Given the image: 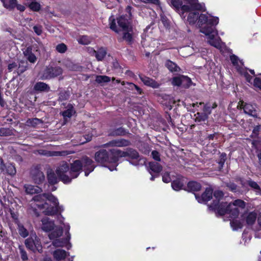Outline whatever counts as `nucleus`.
I'll list each match as a JSON object with an SVG mask.
<instances>
[{
    "instance_id": "obj_1",
    "label": "nucleus",
    "mask_w": 261,
    "mask_h": 261,
    "mask_svg": "<svg viewBox=\"0 0 261 261\" xmlns=\"http://www.w3.org/2000/svg\"><path fill=\"white\" fill-rule=\"evenodd\" d=\"M186 5H182L180 0H168V3L177 11H181L180 16L185 18V13H188L187 21L191 25L198 21V25L200 32L207 36V42L212 46L221 50L223 45L220 38H216L218 32L215 26L219 22L218 17H215L210 14H201L196 10H204V6L199 4L198 0H185Z\"/></svg>"
},
{
    "instance_id": "obj_2",
    "label": "nucleus",
    "mask_w": 261,
    "mask_h": 261,
    "mask_svg": "<svg viewBox=\"0 0 261 261\" xmlns=\"http://www.w3.org/2000/svg\"><path fill=\"white\" fill-rule=\"evenodd\" d=\"M95 165L92 159L88 156H84L80 160L74 161L69 165L66 162L61 163L56 170L59 178L64 183H69L73 178H76L83 170L85 175L87 176L92 172Z\"/></svg>"
},
{
    "instance_id": "obj_3",
    "label": "nucleus",
    "mask_w": 261,
    "mask_h": 261,
    "mask_svg": "<svg viewBox=\"0 0 261 261\" xmlns=\"http://www.w3.org/2000/svg\"><path fill=\"white\" fill-rule=\"evenodd\" d=\"M31 202L32 207L42 210L46 215L53 216L64 210L63 206L59 205L58 199L50 193L36 195Z\"/></svg>"
},
{
    "instance_id": "obj_4",
    "label": "nucleus",
    "mask_w": 261,
    "mask_h": 261,
    "mask_svg": "<svg viewBox=\"0 0 261 261\" xmlns=\"http://www.w3.org/2000/svg\"><path fill=\"white\" fill-rule=\"evenodd\" d=\"M245 203L244 201L237 199L232 203H230L228 206V209H223L218 207L217 213L220 215H229L230 219V225L233 230H237L241 228L243 226V222L239 219H236L239 215V208H244Z\"/></svg>"
},
{
    "instance_id": "obj_5",
    "label": "nucleus",
    "mask_w": 261,
    "mask_h": 261,
    "mask_svg": "<svg viewBox=\"0 0 261 261\" xmlns=\"http://www.w3.org/2000/svg\"><path fill=\"white\" fill-rule=\"evenodd\" d=\"M64 227L67 229L65 233L66 237L65 238H60L63 234V228L61 227H56V229L48 234V238L50 240H53L52 245L56 247H62L66 246L67 249L71 247V244L69 242L70 239V234L69 232L70 226L69 224L64 225Z\"/></svg>"
},
{
    "instance_id": "obj_6",
    "label": "nucleus",
    "mask_w": 261,
    "mask_h": 261,
    "mask_svg": "<svg viewBox=\"0 0 261 261\" xmlns=\"http://www.w3.org/2000/svg\"><path fill=\"white\" fill-rule=\"evenodd\" d=\"M114 150H117V149H111L109 152L105 149L100 150L95 154V161L105 166H106L108 163H113L114 164V167H109L108 168L111 171L116 170V163L118 161V159L117 155L112 151Z\"/></svg>"
},
{
    "instance_id": "obj_7",
    "label": "nucleus",
    "mask_w": 261,
    "mask_h": 261,
    "mask_svg": "<svg viewBox=\"0 0 261 261\" xmlns=\"http://www.w3.org/2000/svg\"><path fill=\"white\" fill-rule=\"evenodd\" d=\"M118 156V159L121 157L129 156L133 160H136L137 161L134 162H130V163L135 166L138 165L140 164H142L145 162L143 159H141L139 155L138 152L133 149H127L126 151H121L119 149L114 150L112 151Z\"/></svg>"
},
{
    "instance_id": "obj_8",
    "label": "nucleus",
    "mask_w": 261,
    "mask_h": 261,
    "mask_svg": "<svg viewBox=\"0 0 261 261\" xmlns=\"http://www.w3.org/2000/svg\"><path fill=\"white\" fill-rule=\"evenodd\" d=\"M26 247L35 252L38 251L40 252L42 250V245L40 239L37 237L35 232H31L29 238L25 240Z\"/></svg>"
},
{
    "instance_id": "obj_9",
    "label": "nucleus",
    "mask_w": 261,
    "mask_h": 261,
    "mask_svg": "<svg viewBox=\"0 0 261 261\" xmlns=\"http://www.w3.org/2000/svg\"><path fill=\"white\" fill-rule=\"evenodd\" d=\"M62 72L63 70L61 67L49 65L42 71L40 78L42 80L50 79L62 74Z\"/></svg>"
},
{
    "instance_id": "obj_10",
    "label": "nucleus",
    "mask_w": 261,
    "mask_h": 261,
    "mask_svg": "<svg viewBox=\"0 0 261 261\" xmlns=\"http://www.w3.org/2000/svg\"><path fill=\"white\" fill-rule=\"evenodd\" d=\"M214 196L216 200L214 201L212 205L210 206V208L214 209L217 213V209L218 207L222 208L223 209H228V204L227 202L223 201L220 202L223 197V193L221 191H216L214 193Z\"/></svg>"
},
{
    "instance_id": "obj_11",
    "label": "nucleus",
    "mask_w": 261,
    "mask_h": 261,
    "mask_svg": "<svg viewBox=\"0 0 261 261\" xmlns=\"http://www.w3.org/2000/svg\"><path fill=\"white\" fill-rule=\"evenodd\" d=\"M230 60L233 65L237 69V70L242 74H243L245 77L246 80L249 83L252 84L251 82V76L246 72L245 69H244L243 63L242 61L240 60L238 58L235 56L232 55L230 56Z\"/></svg>"
},
{
    "instance_id": "obj_12",
    "label": "nucleus",
    "mask_w": 261,
    "mask_h": 261,
    "mask_svg": "<svg viewBox=\"0 0 261 261\" xmlns=\"http://www.w3.org/2000/svg\"><path fill=\"white\" fill-rule=\"evenodd\" d=\"M237 108L243 109L245 114L254 117H257L256 106L255 105L251 103H244L242 101H240L237 105Z\"/></svg>"
},
{
    "instance_id": "obj_13",
    "label": "nucleus",
    "mask_w": 261,
    "mask_h": 261,
    "mask_svg": "<svg viewBox=\"0 0 261 261\" xmlns=\"http://www.w3.org/2000/svg\"><path fill=\"white\" fill-rule=\"evenodd\" d=\"M32 178L35 183L37 184H41L45 179V176L43 173L40 170L38 167L33 169L31 171Z\"/></svg>"
},
{
    "instance_id": "obj_14",
    "label": "nucleus",
    "mask_w": 261,
    "mask_h": 261,
    "mask_svg": "<svg viewBox=\"0 0 261 261\" xmlns=\"http://www.w3.org/2000/svg\"><path fill=\"white\" fill-rule=\"evenodd\" d=\"M41 229L45 232H48L51 230L53 231L57 226H55L54 221H52L48 217H44L41 220Z\"/></svg>"
},
{
    "instance_id": "obj_15",
    "label": "nucleus",
    "mask_w": 261,
    "mask_h": 261,
    "mask_svg": "<svg viewBox=\"0 0 261 261\" xmlns=\"http://www.w3.org/2000/svg\"><path fill=\"white\" fill-rule=\"evenodd\" d=\"M129 141L123 139L113 140L103 145L104 147H125L129 145Z\"/></svg>"
},
{
    "instance_id": "obj_16",
    "label": "nucleus",
    "mask_w": 261,
    "mask_h": 261,
    "mask_svg": "<svg viewBox=\"0 0 261 261\" xmlns=\"http://www.w3.org/2000/svg\"><path fill=\"white\" fill-rule=\"evenodd\" d=\"M213 190L211 188H206L205 192L202 194L201 197L195 195L196 199L198 202H206L210 200L212 198Z\"/></svg>"
},
{
    "instance_id": "obj_17",
    "label": "nucleus",
    "mask_w": 261,
    "mask_h": 261,
    "mask_svg": "<svg viewBox=\"0 0 261 261\" xmlns=\"http://www.w3.org/2000/svg\"><path fill=\"white\" fill-rule=\"evenodd\" d=\"M117 23L122 31L128 30V29H130V28L132 27L128 19V16H121L117 18Z\"/></svg>"
},
{
    "instance_id": "obj_18",
    "label": "nucleus",
    "mask_w": 261,
    "mask_h": 261,
    "mask_svg": "<svg viewBox=\"0 0 261 261\" xmlns=\"http://www.w3.org/2000/svg\"><path fill=\"white\" fill-rule=\"evenodd\" d=\"M243 218L248 225H252L256 220L257 214L255 212H246L243 214Z\"/></svg>"
},
{
    "instance_id": "obj_19",
    "label": "nucleus",
    "mask_w": 261,
    "mask_h": 261,
    "mask_svg": "<svg viewBox=\"0 0 261 261\" xmlns=\"http://www.w3.org/2000/svg\"><path fill=\"white\" fill-rule=\"evenodd\" d=\"M0 169L2 172H6L11 175H13L16 173V169L14 166L12 164H9L6 167L2 159H1Z\"/></svg>"
},
{
    "instance_id": "obj_20",
    "label": "nucleus",
    "mask_w": 261,
    "mask_h": 261,
    "mask_svg": "<svg viewBox=\"0 0 261 261\" xmlns=\"http://www.w3.org/2000/svg\"><path fill=\"white\" fill-rule=\"evenodd\" d=\"M139 77L141 81L146 86L153 88H158L160 86L159 83L151 78L143 75H139Z\"/></svg>"
},
{
    "instance_id": "obj_21",
    "label": "nucleus",
    "mask_w": 261,
    "mask_h": 261,
    "mask_svg": "<svg viewBox=\"0 0 261 261\" xmlns=\"http://www.w3.org/2000/svg\"><path fill=\"white\" fill-rule=\"evenodd\" d=\"M53 255L55 259L59 260L64 259L67 256L69 255V253L64 250L58 249L53 252Z\"/></svg>"
},
{
    "instance_id": "obj_22",
    "label": "nucleus",
    "mask_w": 261,
    "mask_h": 261,
    "mask_svg": "<svg viewBox=\"0 0 261 261\" xmlns=\"http://www.w3.org/2000/svg\"><path fill=\"white\" fill-rule=\"evenodd\" d=\"M23 54L27 60L32 63H34L37 61V57L32 53V47H28L24 51Z\"/></svg>"
},
{
    "instance_id": "obj_23",
    "label": "nucleus",
    "mask_w": 261,
    "mask_h": 261,
    "mask_svg": "<svg viewBox=\"0 0 261 261\" xmlns=\"http://www.w3.org/2000/svg\"><path fill=\"white\" fill-rule=\"evenodd\" d=\"M91 54L94 55L98 61H102L106 57L107 54L106 49L105 48H100L96 51L94 49H91Z\"/></svg>"
},
{
    "instance_id": "obj_24",
    "label": "nucleus",
    "mask_w": 261,
    "mask_h": 261,
    "mask_svg": "<svg viewBox=\"0 0 261 261\" xmlns=\"http://www.w3.org/2000/svg\"><path fill=\"white\" fill-rule=\"evenodd\" d=\"M24 188L25 189V192L29 194L40 193L42 191L40 187L31 185H25Z\"/></svg>"
},
{
    "instance_id": "obj_25",
    "label": "nucleus",
    "mask_w": 261,
    "mask_h": 261,
    "mask_svg": "<svg viewBox=\"0 0 261 261\" xmlns=\"http://www.w3.org/2000/svg\"><path fill=\"white\" fill-rule=\"evenodd\" d=\"M149 173L152 174V173L158 174L160 173L162 167L159 163L157 162H150L149 163Z\"/></svg>"
},
{
    "instance_id": "obj_26",
    "label": "nucleus",
    "mask_w": 261,
    "mask_h": 261,
    "mask_svg": "<svg viewBox=\"0 0 261 261\" xmlns=\"http://www.w3.org/2000/svg\"><path fill=\"white\" fill-rule=\"evenodd\" d=\"M75 113L73 106L71 104L68 105L67 110L62 113L65 121H67V119L70 118Z\"/></svg>"
},
{
    "instance_id": "obj_27",
    "label": "nucleus",
    "mask_w": 261,
    "mask_h": 261,
    "mask_svg": "<svg viewBox=\"0 0 261 261\" xmlns=\"http://www.w3.org/2000/svg\"><path fill=\"white\" fill-rule=\"evenodd\" d=\"M39 153L41 155H43L46 156H59L65 154V152L50 151L43 149L40 150L39 151Z\"/></svg>"
},
{
    "instance_id": "obj_28",
    "label": "nucleus",
    "mask_w": 261,
    "mask_h": 261,
    "mask_svg": "<svg viewBox=\"0 0 261 261\" xmlns=\"http://www.w3.org/2000/svg\"><path fill=\"white\" fill-rule=\"evenodd\" d=\"M6 9L11 10L16 7L17 0H1Z\"/></svg>"
},
{
    "instance_id": "obj_29",
    "label": "nucleus",
    "mask_w": 261,
    "mask_h": 261,
    "mask_svg": "<svg viewBox=\"0 0 261 261\" xmlns=\"http://www.w3.org/2000/svg\"><path fill=\"white\" fill-rule=\"evenodd\" d=\"M47 179L49 184L50 185H55L58 182V178L51 170L47 172Z\"/></svg>"
},
{
    "instance_id": "obj_30",
    "label": "nucleus",
    "mask_w": 261,
    "mask_h": 261,
    "mask_svg": "<svg viewBox=\"0 0 261 261\" xmlns=\"http://www.w3.org/2000/svg\"><path fill=\"white\" fill-rule=\"evenodd\" d=\"M194 117L195 122L200 123L204 122L207 120L208 118V114L205 113L197 112L194 115Z\"/></svg>"
},
{
    "instance_id": "obj_31",
    "label": "nucleus",
    "mask_w": 261,
    "mask_h": 261,
    "mask_svg": "<svg viewBox=\"0 0 261 261\" xmlns=\"http://www.w3.org/2000/svg\"><path fill=\"white\" fill-rule=\"evenodd\" d=\"M34 89L40 91H48L49 87L43 82H38L34 86Z\"/></svg>"
},
{
    "instance_id": "obj_32",
    "label": "nucleus",
    "mask_w": 261,
    "mask_h": 261,
    "mask_svg": "<svg viewBox=\"0 0 261 261\" xmlns=\"http://www.w3.org/2000/svg\"><path fill=\"white\" fill-rule=\"evenodd\" d=\"M200 184L196 181H190L188 184V188L193 192L198 191L201 189Z\"/></svg>"
},
{
    "instance_id": "obj_33",
    "label": "nucleus",
    "mask_w": 261,
    "mask_h": 261,
    "mask_svg": "<svg viewBox=\"0 0 261 261\" xmlns=\"http://www.w3.org/2000/svg\"><path fill=\"white\" fill-rule=\"evenodd\" d=\"M166 66L172 72H179L180 71V68L175 63L171 61H167L166 63Z\"/></svg>"
},
{
    "instance_id": "obj_34",
    "label": "nucleus",
    "mask_w": 261,
    "mask_h": 261,
    "mask_svg": "<svg viewBox=\"0 0 261 261\" xmlns=\"http://www.w3.org/2000/svg\"><path fill=\"white\" fill-rule=\"evenodd\" d=\"M184 186L183 181L180 179H176L172 182V187L175 191H179L182 189Z\"/></svg>"
},
{
    "instance_id": "obj_35",
    "label": "nucleus",
    "mask_w": 261,
    "mask_h": 261,
    "mask_svg": "<svg viewBox=\"0 0 261 261\" xmlns=\"http://www.w3.org/2000/svg\"><path fill=\"white\" fill-rule=\"evenodd\" d=\"M123 33V38L126 41L130 42L132 39V27L130 28V29L128 30L122 31Z\"/></svg>"
},
{
    "instance_id": "obj_36",
    "label": "nucleus",
    "mask_w": 261,
    "mask_h": 261,
    "mask_svg": "<svg viewBox=\"0 0 261 261\" xmlns=\"http://www.w3.org/2000/svg\"><path fill=\"white\" fill-rule=\"evenodd\" d=\"M42 123V121L41 119L38 118L30 119L27 120V124L29 126H32L35 127L39 124H41Z\"/></svg>"
},
{
    "instance_id": "obj_37",
    "label": "nucleus",
    "mask_w": 261,
    "mask_h": 261,
    "mask_svg": "<svg viewBox=\"0 0 261 261\" xmlns=\"http://www.w3.org/2000/svg\"><path fill=\"white\" fill-rule=\"evenodd\" d=\"M109 25L110 28L111 30L115 31V32L118 33H119V30L118 29L115 18L113 16H111L109 18Z\"/></svg>"
},
{
    "instance_id": "obj_38",
    "label": "nucleus",
    "mask_w": 261,
    "mask_h": 261,
    "mask_svg": "<svg viewBox=\"0 0 261 261\" xmlns=\"http://www.w3.org/2000/svg\"><path fill=\"white\" fill-rule=\"evenodd\" d=\"M95 81L99 84L108 83L110 81V77L106 75H97Z\"/></svg>"
},
{
    "instance_id": "obj_39",
    "label": "nucleus",
    "mask_w": 261,
    "mask_h": 261,
    "mask_svg": "<svg viewBox=\"0 0 261 261\" xmlns=\"http://www.w3.org/2000/svg\"><path fill=\"white\" fill-rule=\"evenodd\" d=\"M191 84L192 81L189 77L182 75L181 86L184 88H189L191 86Z\"/></svg>"
},
{
    "instance_id": "obj_40",
    "label": "nucleus",
    "mask_w": 261,
    "mask_h": 261,
    "mask_svg": "<svg viewBox=\"0 0 261 261\" xmlns=\"http://www.w3.org/2000/svg\"><path fill=\"white\" fill-rule=\"evenodd\" d=\"M18 229L19 234L22 237L25 238L28 236V231L21 224H18Z\"/></svg>"
},
{
    "instance_id": "obj_41",
    "label": "nucleus",
    "mask_w": 261,
    "mask_h": 261,
    "mask_svg": "<svg viewBox=\"0 0 261 261\" xmlns=\"http://www.w3.org/2000/svg\"><path fill=\"white\" fill-rule=\"evenodd\" d=\"M29 7L31 9L35 11H38L40 9V5L39 3L36 1L31 2L29 5Z\"/></svg>"
},
{
    "instance_id": "obj_42",
    "label": "nucleus",
    "mask_w": 261,
    "mask_h": 261,
    "mask_svg": "<svg viewBox=\"0 0 261 261\" xmlns=\"http://www.w3.org/2000/svg\"><path fill=\"white\" fill-rule=\"evenodd\" d=\"M253 85L255 88L261 89V74L258 75L253 80Z\"/></svg>"
},
{
    "instance_id": "obj_43",
    "label": "nucleus",
    "mask_w": 261,
    "mask_h": 261,
    "mask_svg": "<svg viewBox=\"0 0 261 261\" xmlns=\"http://www.w3.org/2000/svg\"><path fill=\"white\" fill-rule=\"evenodd\" d=\"M91 41L90 38L87 36H83L78 39V42L82 44L87 45L89 44Z\"/></svg>"
},
{
    "instance_id": "obj_44",
    "label": "nucleus",
    "mask_w": 261,
    "mask_h": 261,
    "mask_svg": "<svg viewBox=\"0 0 261 261\" xmlns=\"http://www.w3.org/2000/svg\"><path fill=\"white\" fill-rule=\"evenodd\" d=\"M182 80V75L174 77L172 79V83L174 86H181Z\"/></svg>"
},
{
    "instance_id": "obj_45",
    "label": "nucleus",
    "mask_w": 261,
    "mask_h": 261,
    "mask_svg": "<svg viewBox=\"0 0 261 261\" xmlns=\"http://www.w3.org/2000/svg\"><path fill=\"white\" fill-rule=\"evenodd\" d=\"M56 50L60 53H64L67 50V46L64 43H60L57 45Z\"/></svg>"
},
{
    "instance_id": "obj_46",
    "label": "nucleus",
    "mask_w": 261,
    "mask_h": 261,
    "mask_svg": "<svg viewBox=\"0 0 261 261\" xmlns=\"http://www.w3.org/2000/svg\"><path fill=\"white\" fill-rule=\"evenodd\" d=\"M126 84L128 85V87H127L128 89L132 90H134V89H135L139 94L141 93V92H142L141 89L136 85H135L132 83H127Z\"/></svg>"
},
{
    "instance_id": "obj_47",
    "label": "nucleus",
    "mask_w": 261,
    "mask_h": 261,
    "mask_svg": "<svg viewBox=\"0 0 261 261\" xmlns=\"http://www.w3.org/2000/svg\"><path fill=\"white\" fill-rule=\"evenodd\" d=\"M248 185L252 188L256 190V192L258 193H260L261 190L260 189L259 186L257 185V184L253 181L252 180L248 181Z\"/></svg>"
},
{
    "instance_id": "obj_48",
    "label": "nucleus",
    "mask_w": 261,
    "mask_h": 261,
    "mask_svg": "<svg viewBox=\"0 0 261 261\" xmlns=\"http://www.w3.org/2000/svg\"><path fill=\"white\" fill-rule=\"evenodd\" d=\"M257 226L255 228L254 230L257 232L261 230V212L259 214L257 218Z\"/></svg>"
},
{
    "instance_id": "obj_49",
    "label": "nucleus",
    "mask_w": 261,
    "mask_h": 261,
    "mask_svg": "<svg viewBox=\"0 0 261 261\" xmlns=\"http://www.w3.org/2000/svg\"><path fill=\"white\" fill-rule=\"evenodd\" d=\"M260 130V125H256L253 128L252 131V133L251 135V137L256 138L258 135V133Z\"/></svg>"
},
{
    "instance_id": "obj_50",
    "label": "nucleus",
    "mask_w": 261,
    "mask_h": 261,
    "mask_svg": "<svg viewBox=\"0 0 261 261\" xmlns=\"http://www.w3.org/2000/svg\"><path fill=\"white\" fill-rule=\"evenodd\" d=\"M21 258L23 260H28V257L27 252L22 248H20Z\"/></svg>"
},
{
    "instance_id": "obj_51",
    "label": "nucleus",
    "mask_w": 261,
    "mask_h": 261,
    "mask_svg": "<svg viewBox=\"0 0 261 261\" xmlns=\"http://www.w3.org/2000/svg\"><path fill=\"white\" fill-rule=\"evenodd\" d=\"M163 181L164 182L168 183L171 181V178L169 173H166L163 175Z\"/></svg>"
},
{
    "instance_id": "obj_52",
    "label": "nucleus",
    "mask_w": 261,
    "mask_h": 261,
    "mask_svg": "<svg viewBox=\"0 0 261 261\" xmlns=\"http://www.w3.org/2000/svg\"><path fill=\"white\" fill-rule=\"evenodd\" d=\"M151 154H152V158L155 160H156L157 161H160V156L159 153L158 151L154 150V151H152Z\"/></svg>"
},
{
    "instance_id": "obj_53",
    "label": "nucleus",
    "mask_w": 261,
    "mask_h": 261,
    "mask_svg": "<svg viewBox=\"0 0 261 261\" xmlns=\"http://www.w3.org/2000/svg\"><path fill=\"white\" fill-rule=\"evenodd\" d=\"M116 135L121 136L125 134V130L123 128L120 127L116 129L114 133Z\"/></svg>"
},
{
    "instance_id": "obj_54",
    "label": "nucleus",
    "mask_w": 261,
    "mask_h": 261,
    "mask_svg": "<svg viewBox=\"0 0 261 261\" xmlns=\"http://www.w3.org/2000/svg\"><path fill=\"white\" fill-rule=\"evenodd\" d=\"M92 139V136L91 135H87L86 137H84V140H80V144H84L87 142H88V141H91Z\"/></svg>"
},
{
    "instance_id": "obj_55",
    "label": "nucleus",
    "mask_w": 261,
    "mask_h": 261,
    "mask_svg": "<svg viewBox=\"0 0 261 261\" xmlns=\"http://www.w3.org/2000/svg\"><path fill=\"white\" fill-rule=\"evenodd\" d=\"M33 30L38 35H40L42 33V28L41 26L35 25L33 27Z\"/></svg>"
},
{
    "instance_id": "obj_56",
    "label": "nucleus",
    "mask_w": 261,
    "mask_h": 261,
    "mask_svg": "<svg viewBox=\"0 0 261 261\" xmlns=\"http://www.w3.org/2000/svg\"><path fill=\"white\" fill-rule=\"evenodd\" d=\"M140 1L145 3H152L156 5H159L160 4V2L159 0H140Z\"/></svg>"
},
{
    "instance_id": "obj_57",
    "label": "nucleus",
    "mask_w": 261,
    "mask_h": 261,
    "mask_svg": "<svg viewBox=\"0 0 261 261\" xmlns=\"http://www.w3.org/2000/svg\"><path fill=\"white\" fill-rule=\"evenodd\" d=\"M17 64L15 62L10 63L8 66V69L9 72H11L14 69L17 67Z\"/></svg>"
},
{
    "instance_id": "obj_58",
    "label": "nucleus",
    "mask_w": 261,
    "mask_h": 261,
    "mask_svg": "<svg viewBox=\"0 0 261 261\" xmlns=\"http://www.w3.org/2000/svg\"><path fill=\"white\" fill-rule=\"evenodd\" d=\"M227 186L231 191L233 192H235L237 190V186L233 183L230 182L227 184Z\"/></svg>"
},
{
    "instance_id": "obj_59",
    "label": "nucleus",
    "mask_w": 261,
    "mask_h": 261,
    "mask_svg": "<svg viewBox=\"0 0 261 261\" xmlns=\"http://www.w3.org/2000/svg\"><path fill=\"white\" fill-rule=\"evenodd\" d=\"M8 130L4 128H0V136H7V134H8Z\"/></svg>"
},
{
    "instance_id": "obj_60",
    "label": "nucleus",
    "mask_w": 261,
    "mask_h": 261,
    "mask_svg": "<svg viewBox=\"0 0 261 261\" xmlns=\"http://www.w3.org/2000/svg\"><path fill=\"white\" fill-rule=\"evenodd\" d=\"M27 69V66H21L20 65H19L18 67V72H20V73H23Z\"/></svg>"
},
{
    "instance_id": "obj_61",
    "label": "nucleus",
    "mask_w": 261,
    "mask_h": 261,
    "mask_svg": "<svg viewBox=\"0 0 261 261\" xmlns=\"http://www.w3.org/2000/svg\"><path fill=\"white\" fill-rule=\"evenodd\" d=\"M203 113H205L208 115L210 114L211 113L210 107L205 105L203 108Z\"/></svg>"
},
{
    "instance_id": "obj_62",
    "label": "nucleus",
    "mask_w": 261,
    "mask_h": 261,
    "mask_svg": "<svg viewBox=\"0 0 261 261\" xmlns=\"http://www.w3.org/2000/svg\"><path fill=\"white\" fill-rule=\"evenodd\" d=\"M17 9L19 10L20 11H24V10H25V7L22 6V5H17L16 4V6Z\"/></svg>"
},
{
    "instance_id": "obj_63",
    "label": "nucleus",
    "mask_w": 261,
    "mask_h": 261,
    "mask_svg": "<svg viewBox=\"0 0 261 261\" xmlns=\"http://www.w3.org/2000/svg\"><path fill=\"white\" fill-rule=\"evenodd\" d=\"M58 219H59L60 222L62 223L63 220H64V218L61 215H60Z\"/></svg>"
},
{
    "instance_id": "obj_64",
    "label": "nucleus",
    "mask_w": 261,
    "mask_h": 261,
    "mask_svg": "<svg viewBox=\"0 0 261 261\" xmlns=\"http://www.w3.org/2000/svg\"><path fill=\"white\" fill-rule=\"evenodd\" d=\"M43 261H52L51 259L49 257H45Z\"/></svg>"
}]
</instances>
